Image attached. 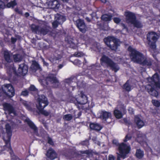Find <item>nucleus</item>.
I'll use <instances>...</instances> for the list:
<instances>
[{"label":"nucleus","mask_w":160,"mask_h":160,"mask_svg":"<svg viewBox=\"0 0 160 160\" xmlns=\"http://www.w3.org/2000/svg\"><path fill=\"white\" fill-rule=\"evenodd\" d=\"M44 104V106H43L42 108H41V105H39V107L38 108V110L39 111V113L42 115H43L45 116H48L50 114V112L46 111L45 110H44V108L48 105V103L47 102H46L45 103H43Z\"/></svg>","instance_id":"nucleus-20"},{"label":"nucleus","mask_w":160,"mask_h":160,"mask_svg":"<svg viewBox=\"0 0 160 160\" xmlns=\"http://www.w3.org/2000/svg\"><path fill=\"white\" fill-rule=\"evenodd\" d=\"M41 97V98H39L38 99V105H37V108L38 110V108L39 107V105H40V104L41 107V108H42L43 106H43L44 104H43V103H45L46 102H47L48 103V102L47 97L44 95L42 96Z\"/></svg>","instance_id":"nucleus-21"},{"label":"nucleus","mask_w":160,"mask_h":160,"mask_svg":"<svg viewBox=\"0 0 160 160\" xmlns=\"http://www.w3.org/2000/svg\"><path fill=\"white\" fill-rule=\"evenodd\" d=\"M47 139L48 143L52 146H53L54 145V143L52 138L49 136H48Z\"/></svg>","instance_id":"nucleus-40"},{"label":"nucleus","mask_w":160,"mask_h":160,"mask_svg":"<svg viewBox=\"0 0 160 160\" xmlns=\"http://www.w3.org/2000/svg\"><path fill=\"white\" fill-rule=\"evenodd\" d=\"M28 92L27 90H26L22 91L21 93V95L23 96H26L28 95Z\"/></svg>","instance_id":"nucleus-47"},{"label":"nucleus","mask_w":160,"mask_h":160,"mask_svg":"<svg viewBox=\"0 0 160 160\" xmlns=\"http://www.w3.org/2000/svg\"><path fill=\"white\" fill-rule=\"evenodd\" d=\"M122 88L123 89L127 92L130 91L131 90V86L129 84V80H128L123 85Z\"/></svg>","instance_id":"nucleus-29"},{"label":"nucleus","mask_w":160,"mask_h":160,"mask_svg":"<svg viewBox=\"0 0 160 160\" xmlns=\"http://www.w3.org/2000/svg\"><path fill=\"white\" fill-rule=\"evenodd\" d=\"M43 63L44 64H45L46 65H48V63H46L45 61Z\"/></svg>","instance_id":"nucleus-62"},{"label":"nucleus","mask_w":160,"mask_h":160,"mask_svg":"<svg viewBox=\"0 0 160 160\" xmlns=\"http://www.w3.org/2000/svg\"><path fill=\"white\" fill-rule=\"evenodd\" d=\"M32 65L33 67V69L36 71L37 70H42V68L40 67L38 63L35 61L33 62Z\"/></svg>","instance_id":"nucleus-32"},{"label":"nucleus","mask_w":160,"mask_h":160,"mask_svg":"<svg viewBox=\"0 0 160 160\" xmlns=\"http://www.w3.org/2000/svg\"><path fill=\"white\" fill-rule=\"evenodd\" d=\"M17 5V3L16 2V0H14L13 1H11L10 2L7 3L6 6L8 8H10L11 7L13 8Z\"/></svg>","instance_id":"nucleus-33"},{"label":"nucleus","mask_w":160,"mask_h":160,"mask_svg":"<svg viewBox=\"0 0 160 160\" xmlns=\"http://www.w3.org/2000/svg\"><path fill=\"white\" fill-rule=\"evenodd\" d=\"M40 26L33 24L31 26V29L33 33L35 34H39Z\"/></svg>","instance_id":"nucleus-26"},{"label":"nucleus","mask_w":160,"mask_h":160,"mask_svg":"<svg viewBox=\"0 0 160 160\" xmlns=\"http://www.w3.org/2000/svg\"><path fill=\"white\" fill-rule=\"evenodd\" d=\"M89 140L86 139L85 140L82 141L80 143V144L83 146H87L89 144Z\"/></svg>","instance_id":"nucleus-36"},{"label":"nucleus","mask_w":160,"mask_h":160,"mask_svg":"<svg viewBox=\"0 0 160 160\" xmlns=\"http://www.w3.org/2000/svg\"><path fill=\"white\" fill-rule=\"evenodd\" d=\"M111 117V112L105 111H102L100 115V118L105 121Z\"/></svg>","instance_id":"nucleus-22"},{"label":"nucleus","mask_w":160,"mask_h":160,"mask_svg":"<svg viewBox=\"0 0 160 160\" xmlns=\"http://www.w3.org/2000/svg\"><path fill=\"white\" fill-rule=\"evenodd\" d=\"M6 148H4L6 150L8 151H12V152H10V153L11 155V159L12 160H21L20 158L17 155H15L12 149V150H8V147L7 146L6 147Z\"/></svg>","instance_id":"nucleus-28"},{"label":"nucleus","mask_w":160,"mask_h":160,"mask_svg":"<svg viewBox=\"0 0 160 160\" xmlns=\"http://www.w3.org/2000/svg\"><path fill=\"white\" fill-rule=\"evenodd\" d=\"M15 11L18 14L22 15V10H19L18 8H17L14 9Z\"/></svg>","instance_id":"nucleus-46"},{"label":"nucleus","mask_w":160,"mask_h":160,"mask_svg":"<svg viewBox=\"0 0 160 160\" xmlns=\"http://www.w3.org/2000/svg\"><path fill=\"white\" fill-rule=\"evenodd\" d=\"M128 50L130 52V57L134 62L149 68L152 66L153 61L152 58L144 56L142 53L133 48L131 46L129 47Z\"/></svg>","instance_id":"nucleus-1"},{"label":"nucleus","mask_w":160,"mask_h":160,"mask_svg":"<svg viewBox=\"0 0 160 160\" xmlns=\"http://www.w3.org/2000/svg\"><path fill=\"white\" fill-rule=\"evenodd\" d=\"M13 58L15 62H20L22 59V56L19 54H16L13 55Z\"/></svg>","instance_id":"nucleus-31"},{"label":"nucleus","mask_w":160,"mask_h":160,"mask_svg":"<svg viewBox=\"0 0 160 160\" xmlns=\"http://www.w3.org/2000/svg\"><path fill=\"white\" fill-rule=\"evenodd\" d=\"M58 22L57 21H54L52 23V26L54 28H56L58 26Z\"/></svg>","instance_id":"nucleus-48"},{"label":"nucleus","mask_w":160,"mask_h":160,"mask_svg":"<svg viewBox=\"0 0 160 160\" xmlns=\"http://www.w3.org/2000/svg\"><path fill=\"white\" fill-rule=\"evenodd\" d=\"M130 109H131V112H130L131 114H133V113L134 111H133V109H132V108H130V109L128 110H129V111H130Z\"/></svg>","instance_id":"nucleus-58"},{"label":"nucleus","mask_w":160,"mask_h":160,"mask_svg":"<svg viewBox=\"0 0 160 160\" xmlns=\"http://www.w3.org/2000/svg\"><path fill=\"white\" fill-rule=\"evenodd\" d=\"M80 95L77 98H73L70 99L71 101L74 103L79 109H80V107L79 105H84L88 102L87 97L82 92H81Z\"/></svg>","instance_id":"nucleus-8"},{"label":"nucleus","mask_w":160,"mask_h":160,"mask_svg":"<svg viewBox=\"0 0 160 160\" xmlns=\"http://www.w3.org/2000/svg\"><path fill=\"white\" fill-rule=\"evenodd\" d=\"M5 128L7 134L8 139L5 140V145L4 146V148H6V147L8 146V150H12V147L11 145L10 139L12 135V131L11 127L8 123L6 124Z\"/></svg>","instance_id":"nucleus-10"},{"label":"nucleus","mask_w":160,"mask_h":160,"mask_svg":"<svg viewBox=\"0 0 160 160\" xmlns=\"http://www.w3.org/2000/svg\"><path fill=\"white\" fill-rule=\"evenodd\" d=\"M48 4L49 7L51 8L58 9L60 4L58 0H48Z\"/></svg>","instance_id":"nucleus-18"},{"label":"nucleus","mask_w":160,"mask_h":160,"mask_svg":"<svg viewBox=\"0 0 160 160\" xmlns=\"http://www.w3.org/2000/svg\"><path fill=\"white\" fill-rule=\"evenodd\" d=\"M86 19L87 20V21L88 22H90L91 21V20L89 19L88 18H86Z\"/></svg>","instance_id":"nucleus-60"},{"label":"nucleus","mask_w":160,"mask_h":160,"mask_svg":"<svg viewBox=\"0 0 160 160\" xmlns=\"http://www.w3.org/2000/svg\"><path fill=\"white\" fill-rule=\"evenodd\" d=\"M46 156L48 159L53 160L57 158L58 154L53 149L49 148L46 152Z\"/></svg>","instance_id":"nucleus-13"},{"label":"nucleus","mask_w":160,"mask_h":160,"mask_svg":"<svg viewBox=\"0 0 160 160\" xmlns=\"http://www.w3.org/2000/svg\"><path fill=\"white\" fill-rule=\"evenodd\" d=\"M100 63L102 66L106 65L107 67H109L115 72L120 69L118 64L115 62L112 59L105 55L102 56L100 59Z\"/></svg>","instance_id":"nucleus-5"},{"label":"nucleus","mask_w":160,"mask_h":160,"mask_svg":"<svg viewBox=\"0 0 160 160\" xmlns=\"http://www.w3.org/2000/svg\"><path fill=\"white\" fill-rule=\"evenodd\" d=\"M49 32V30L46 28H42L40 27L38 35H45Z\"/></svg>","instance_id":"nucleus-30"},{"label":"nucleus","mask_w":160,"mask_h":160,"mask_svg":"<svg viewBox=\"0 0 160 160\" xmlns=\"http://www.w3.org/2000/svg\"><path fill=\"white\" fill-rule=\"evenodd\" d=\"M108 160H115V158L114 157L112 156H109V158H108Z\"/></svg>","instance_id":"nucleus-52"},{"label":"nucleus","mask_w":160,"mask_h":160,"mask_svg":"<svg viewBox=\"0 0 160 160\" xmlns=\"http://www.w3.org/2000/svg\"><path fill=\"white\" fill-rule=\"evenodd\" d=\"M72 62L76 66H79L81 64V62L79 60L77 59L73 61H72Z\"/></svg>","instance_id":"nucleus-38"},{"label":"nucleus","mask_w":160,"mask_h":160,"mask_svg":"<svg viewBox=\"0 0 160 160\" xmlns=\"http://www.w3.org/2000/svg\"><path fill=\"white\" fill-rule=\"evenodd\" d=\"M72 118V117L71 114H67L65 115L63 117V118L66 121H70Z\"/></svg>","instance_id":"nucleus-35"},{"label":"nucleus","mask_w":160,"mask_h":160,"mask_svg":"<svg viewBox=\"0 0 160 160\" xmlns=\"http://www.w3.org/2000/svg\"><path fill=\"white\" fill-rule=\"evenodd\" d=\"M151 84L147 85L146 89L151 95L157 97L158 95V92L155 89V87L160 88V78L159 75L155 73L151 78L148 79Z\"/></svg>","instance_id":"nucleus-2"},{"label":"nucleus","mask_w":160,"mask_h":160,"mask_svg":"<svg viewBox=\"0 0 160 160\" xmlns=\"http://www.w3.org/2000/svg\"><path fill=\"white\" fill-rule=\"evenodd\" d=\"M84 55V54L82 52H75L74 56L76 57H81Z\"/></svg>","instance_id":"nucleus-37"},{"label":"nucleus","mask_w":160,"mask_h":160,"mask_svg":"<svg viewBox=\"0 0 160 160\" xmlns=\"http://www.w3.org/2000/svg\"><path fill=\"white\" fill-rule=\"evenodd\" d=\"M46 81H49L53 84L55 88L58 87L60 84L59 82L56 77L53 74H51L48 76L46 79Z\"/></svg>","instance_id":"nucleus-12"},{"label":"nucleus","mask_w":160,"mask_h":160,"mask_svg":"<svg viewBox=\"0 0 160 160\" xmlns=\"http://www.w3.org/2000/svg\"><path fill=\"white\" fill-rule=\"evenodd\" d=\"M144 153L143 150L140 149H137L135 153L136 157L139 159H142L144 156Z\"/></svg>","instance_id":"nucleus-23"},{"label":"nucleus","mask_w":160,"mask_h":160,"mask_svg":"<svg viewBox=\"0 0 160 160\" xmlns=\"http://www.w3.org/2000/svg\"><path fill=\"white\" fill-rule=\"evenodd\" d=\"M124 122L126 123H128V121L127 120H124Z\"/></svg>","instance_id":"nucleus-64"},{"label":"nucleus","mask_w":160,"mask_h":160,"mask_svg":"<svg viewBox=\"0 0 160 160\" xmlns=\"http://www.w3.org/2000/svg\"><path fill=\"white\" fill-rule=\"evenodd\" d=\"M132 138L131 136L130 135L127 134L125 136V138L123 139V141L124 142H127L128 141L130 140Z\"/></svg>","instance_id":"nucleus-42"},{"label":"nucleus","mask_w":160,"mask_h":160,"mask_svg":"<svg viewBox=\"0 0 160 160\" xmlns=\"http://www.w3.org/2000/svg\"><path fill=\"white\" fill-rule=\"evenodd\" d=\"M89 127L91 130L98 131L101 130L103 128L102 126L98 123L92 122L90 123Z\"/></svg>","instance_id":"nucleus-19"},{"label":"nucleus","mask_w":160,"mask_h":160,"mask_svg":"<svg viewBox=\"0 0 160 160\" xmlns=\"http://www.w3.org/2000/svg\"><path fill=\"white\" fill-rule=\"evenodd\" d=\"M24 106L26 107L27 109L29 110L31 109V108L30 105L27 103V102L25 101L23 102Z\"/></svg>","instance_id":"nucleus-39"},{"label":"nucleus","mask_w":160,"mask_h":160,"mask_svg":"<svg viewBox=\"0 0 160 160\" xmlns=\"http://www.w3.org/2000/svg\"><path fill=\"white\" fill-rule=\"evenodd\" d=\"M117 160H121L120 157H118L117 158Z\"/></svg>","instance_id":"nucleus-63"},{"label":"nucleus","mask_w":160,"mask_h":160,"mask_svg":"<svg viewBox=\"0 0 160 160\" xmlns=\"http://www.w3.org/2000/svg\"><path fill=\"white\" fill-rule=\"evenodd\" d=\"M63 64H59L58 67V69H59L62 68L63 67Z\"/></svg>","instance_id":"nucleus-55"},{"label":"nucleus","mask_w":160,"mask_h":160,"mask_svg":"<svg viewBox=\"0 0 160 160\" xmlns=\"http://www.w3.org/2000/svg\"><path fill=\"white\" fill-rule=\"evenodd\" d=\"M112 17V16L111 15L105 14L102 15L101 17V19L104 21H110L111 20Z\"/></svg>","instance_id":"nucleus-24"},{"label":"nucleus","mask_w":160,"mask_h":160,"mask_svg":"<svg viewBox=\"0 0 160 160\" xmlns=\"http://www.w3.org/2000/svg\"><path fill=\"white\" fill-rule=\"evenodd\" d=\"M4 58L5 61L7 63L5 64V66L7 67V69L8 68L9 66H8V64L11 62H12V60L11 58V56L9 52L7 51H5L3 53ZM13 66V64H12L11 66ZM10 66L9 67H10Z\"/></svg>","instance_id":"nucleus-16"},{"label":"nucleus","mask_w":160,"mask_h":160,"mask_svg":"<svg viewBox=\"0 0 160 160\" xmlns=\"http://www.w3.org/2000/svg\"><path fill=\"white\" fill-rule=\"evenodd\" d=\"M81 112H80L78 113V117H80V116H81Z\"/></svg>","instance_id":"nucleus-61"},{"label":"nucleus","mask_w":160,"mask_h":160,"mask_svg":"<svg viewBox=\"0 0 160 160\" xmlns=\"http://www.w3.org/2000/svg\"><path fill=\"white\" fill-rule=\"evenodd\" d=\"M122 26L123 28V29H125L127 30H128V29L127 28V26H126V25L122 23Z\"/></svg>","instance_id":"nucleus-54"},{"label":"nucleus","mask_w":160,"mask_h":160,"mask_svg":"<svg viewBox=\"0 0 160 160\" xmlns=\"http://www.w3.org/2000/svg\"><path fill=\"white\" fill-rule=\"evenodd\" d=\"M28 71V67L24 63L19 65L18 72L16 71V68L12 66L9 67L7 69V73L10 79H11L13 75L17 76H24L27 73Z\"/></svg>","instance_id":"nucleus-3"},{"label":"nucleus","mask_w":160,"mask_h":160,"mask_svg":"<svg viewBox=\"0 0 160 160\" xmlns=\"http://www.w3.org/2000/svg\"><path fill=\"white\" fill-rule=\"evenodd\" d=\"M70 46L71 48L74 49H76L77 47L76 44L72 42H71V43H70Z\"/></svg>","instance_id":"nucleus-49"},{"label":"nucleus","mask_w":160,"mask_h":160,"mask_svg":"<svg viewBox=\"0 0 160 160\" xmlns=\"http://www.w3.org/2000/svg\"><path fill=\"white\" fill-rule=\"evenodd\" d=\"M113 114L115 117L118 119L121 118L123 116V114L122 112L116 108H115Z\"/></svg>","instance_id":"nucleus-25"},{"label":"nucleus","mask_w":160,"mask_h":160,"mask_svg":"<svg viewBox=\"0 0 160 160\" xmlns=\"http://www.w3.org/2000/svg\"><path fill=\"white\" fill-rule=\"evenodd\" d=\"M2 106L4 110L8 112L9 114H13L14 116L17 115L15 108L10 103L5 102L3 104Z\"/></svg>","instance_id":"nucleus-11"},{"label":"nucleus","mask_w":160,"mask_h":160,"mask_svg":"<svg viewBox=\"0 0 160 160\" xmlns=\"http://www.w3.org/2000/svg\"><path fill=\"white\" fill-rule=\"evenodd\" d=\"M157 36V33L153 31L148 32L147 35L148 44L150 48L153 49H155L156 48V43L158 38Z\"/></svg>","instance_id":"nucleus-7"},{"label":"nucleus","mask_w":160,"mask_h":160,"mask_svg":"<svg viewBox=\"0 0 160 160\" xmlns=\"http://www.w3.org/2000/svg\"><path fill=\"white\" fill-rule=\"evenodd\" d=\"M125 15L127 23L133 25L134 27L137 28H140L143 27V25L142 22L137 19L136 16L134 13L130 11L125 12Z\"/></svg>","instance_id":"nucleus-4"},{"label":"nucleus","mask_w":160,"mask_h":160,"mask_svg":"<svg viewBox=\"0 0 160 160\" xmlns=\"http://www.w3.org/2000/svg\"><path fill=\"white\" fill-rule=\"evenodd\" d=\"M25 121L27 123L30 128L35 133H38V129L33 122L31 121L29 118L26 119Z\"/></svg>","instance_id":"nucleus-17"},{"label":"nucleus","mask_w":160,"mask_h":160,"mask_svg":"<svg viewBox=\"0 0 160 160\" xmlns=\"http://www.w3.org/2000/svg\"><path fill=\"white\" fill-rule=\"evenodd\" d=\"M134 122L139 129L141 128L144 125L143 121L140 118L139 115H136L134 116Z\"/></svg>","instance_id":"nucleus-15"},{"label":"nucleus","mask_w":160,"mask_h":160,"mask_svg":"<svg viewBox=\"0 0 160 160\" xmlns=\"http://www.w3.org/2000/svg\"><path fill=\"white\" fill-rule=\"evenodd\" d=\"M79 38L81 39L84 41L86 40L87 36L83 34H81Z\"/></svg>","instance_id":"nucleus-45"},{"label":"nucleus","mask_w":160,"mask_h":160,"mask_svg":"<svg viewBox=\"0 0 160 160\" xmlns=\"http://www.w3.org/2000/svg\"><path fill=\"white\" fill-rule=\"evenodd\" d=\"M102 2L105 3L106 2V0H100Z\"/></svg>","instance_id":"nucleus-59"},{"label":"nucleus","mask_w":160,"mask_h":160,"mask_svg":"<svg viewBox=\"0 0 160 160\" xmlns=\"http://www.w3.org/2000/svg\"><path fill=\"white\" fill-rule=\"evenodd\" d=\"M84 153L88 155H89L91 153L88 150H85L84 152Z\"/></svg>","instance_id":"nucleus-56"},{"label":"nucleus","mask_w":160,"mask_h":160,"mask_svg":"<svg viewBox=\"0 0 160 160\" xmlns=\"http://www.w3.org/2000/svg\"><path fill=\"white\" fill-rule=\"evenodd\" d=\"M113 20L114 22L116 24H118L120 22L121 20V19L117 17H115L113 18Z\"/></svg>","instance_id":"nucleus-43"},{"label":"nucleus","mask_w":160,"mask_h":160,"mask_svg":"<svg viewBox=\"0 0 160 160\" xmlns=\"http://www.w3.org/2000/svg\"><path fill=\"white\" fill-rule=\"evenodd\" d=\"M71 81L72 80L70 79H67L65 80V82L69 84L71 83Z\"/></svg>","instance_id":"nucleus-53"},{"label":"nucleus","mask_w":160,"mask_h":160,"mask_svg":"<svg viewBox=\"0 0 160 160\" xmlns=\"http://www.w3.org/2000/svg\"><path fill=\"white\" fill-rule=\"evenodd\" d=\"M17 39L15 38L12 37L11 38V42L12 43L14 44L16 42Z\"/></svg>","instance_id":"nucleus-51"},{"label":"nucleus","mask_w":160,"mask_h":160,"mask_svg":"<svg viewBox=\"0 0 160 160\" xmlns=\"http://www.w3.org/2000/svg\"><path fill=\"white\" fill-rule=\"evenodd\" d=\"M62 58V56L60 54L54 55L52 57L50 58V61L53 63L56 62V61L59 60Z\"/></svg>","instance_id":"nucleus-27"},{"label":"nucleus","mask_w":160,"mask_h":160,"mask_svg":"<svg viewBox=\"0 0 160 160\" xmlns=\"http://www.w3.org/2000/svg\"><path fill=\"white\" fill-rule=\"evenodd\" d=\"M131 149V147L129 145H128L124 142L120 143L118 148L119 153V156L123 159L126 158L127 155L130 152Z\"/></svg>","instance_id":"nucleus-9"},{"label":"nucleus","mask_w":160,"mask_h":160,"mask_svg":"<svg viewBox=\"0 0 160 160\" xmlns=\"http://www.w3.org/2000/svg\"><path fill=\"white\" fill-rule=\"evenodd\" d=\"M5 5L4 3L1 0H0V8L3 9L4 8Z\"/></svg>","instance_id":"nucleus-50"},{"label":"nucleus","mask_w":160,"mask_h":160,"mask_svg":"<svg viewBox=\"0 0 160 160\" xmlns=\"http://www.w3.org/2000/svg\"><path fill=\"white\" fill-rule=\"evenodd\" d=\"M29 90L30 91H37L38 89L33 85H31L29 88Z\"/></svg>","instance_id":"nucleus-41"},{"label":"nucleus","mask_w":160,"mask_h":160,"mask_svg":"<svg viewBox=\"0 0 160 160\" xmlns=\"http://www.w3.org/2000/svg\"><path fill=\"white\" fill-rule=\"evenodd\" d=\"M76 26L79 31L83 33L86 31L87 26L83 20L78 19L76 21Z\"/></svg>","instance_id":"nucleus-14"},{"label":"nucleus","mask_w":160,"mask_h":160,"mask_svg":"<svg viewBox=\"0 0 160 160\" xmlns=\"http://www.w3.org/2000/svg\"><path fill=\"white\" fill-rule=\"evenodd\" d=\"M152 102L156 107L158 108L160 106V102L158 100L153 99L152 100Z\"/></svg>","instance_id":"nucleus-34"},{"label":"nucleus","mask_w":160,"mask_h":160,"mask_svg":"<svg viewBox=\"0 0 160 160\" xmlns=\"http://www.w3.org/2000/svg\"><path fill=\"white\" fill-rule=\"evenodd\" d=\"M112 143L116 146H118V147L120 145V144L118 142V140L116 139H113L112 141Z\"/></svg>","instance_id":"nucleus-44"},{"label":"nucleus","mask_w":160,"mask_h":160,"mask_svg":"<svg viewBox=\"0 0 160 160\" xmlns=\"http://www.w3.org/2000/svg\"><path fill=\"white\" fill-rule=\"evenodd\" d=\"M30 15L29 13L28 12H26L25 13V16L26 18L28 17Z\"/></svg>","instance_id":"nucleus-57"},{"label":"nucleus","mask_w":160,"mask_h":160,"mask_svg":"<svg viewBox=\"0 0 160 160\" xmlns=\"http://www.w3.org/2000/svg\"><path fill=\"white\" fill-rule=\"evenodd\" d=\"M103 41L105 44L112 50L116 51L119 45L118 40L113 36H108Z\"/></svg>","instance_id":"nucleus-6"}]
</instances>
